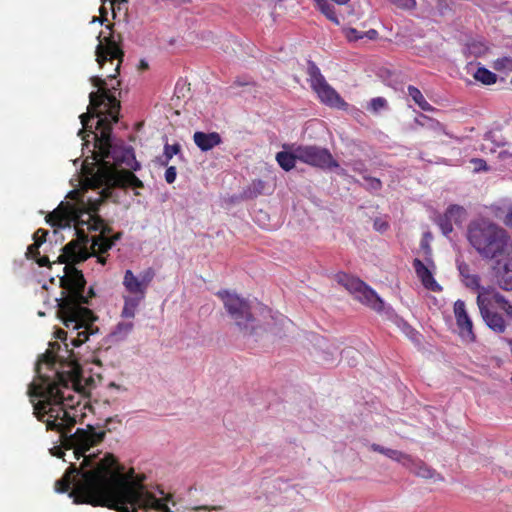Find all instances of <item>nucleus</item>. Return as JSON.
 Segmentation results:
<instances>
[{"mask_svg": "<svg viewBox=\"0 0 512 512\" xmlns=\"http://www.w3.org/2000/svg\"><path fill=\"white\" fill-rule=\"evenodd\" d=\"M56 374L57 381L47 383L45 387L30 385L29 395L42 398L33 404V414L46 424L47 430L60 434L64 449H72L74 457L77 460L83 457V460L79 467L70 463L64 475L55 482V490L65 493L73 485L69 496L75 503L108 507L118 512H174L164 500L156 498L141 482L133 481V470L124 473V468L112 454H106L98 462L95 461V454H85L100 444L106 433L96 432L90 425L88 429L78 428L75 433H71L76 424V415L70 411L73 409L74 397L65 396L62 388L77 385L80 371L74 367L67 376L62 372Z\"/></svg>", "mask_w": 512, "mask_h": 512, "instance_id": "f257e3e1", "label": "nucleus"}, {"mask_svg": "<svg viewBox=\"0 0 512 512\" xmlns=\"http://www.w3.org/2000/svg\"><path fill=\"white\" fill-rule=\"evenodd\" d=\"M109 130L102 132L98 147V169L91 177V182L96 187L103 189L95 199L85 198L77 190L70 191L68 196L71 202H61L56 209L46 216V222L57 228H66L71 225L78 231H99L98 236L109 237L112 227L101 218L97 212L104 200L112 198L114 188L139 189L143 188V182L133 173L140 169V163L136 160L133 149L113 147L109 140Z\"/></svg>", "mask_w": 512, "mask_h": 512, "instance_id": "f03ea898", "label": "nucleus"}, {"mask_svg": "<svg viewBox=\"0 0 512 512\" xmlns=\"http://www.w3.org/2000/svg\"><path fill=\"white\" fill-rule=\"evenodd\" d=\"M64 276L60 278L61 287L66 291L58 301V317L64 326L71 330L70 343L74 347H79L85 343L89 336L94 333L93 322L95 316L93 312L84 304H89V299L95 296L94 289L89 288L87 294H84L86 280L81 270L73 265H65Z\"/></svg>", "mask_w": 512, "mask_h": 512, "instance_id": "7ed1b4c3", "label": "nucleus"}, {"mask_svg": "<svg viewBox=\"0 0 512 512\" xmlns=\"http://www.w3.org/2000/svg\"><path fill=\"white\" fill-rule=\"evenodd\" d=\"M90 82L98 90L89 94L88 112L80 115L83 128L79 131V135L86 142H88L87 137L93 135L95 140L94 159L99 158L97 144L105 128L109 130L108 135L111 146L131 149L130 147L113 144L111 139V123L118 121L120 110V101L117 99L115 92L118 91V94H121V91H119L121 82L116 80V84L109 87L106 80L99 76H92Z\"/></svg>", "mask_w": 512, "mask_h": 512, "instance_id": "20e7f679", "label": "nucleus"}, {"mask_svg": "<svg viewBox=\"0 0 512 512\" xmlns=\"http://www.w3.org/2000/svg\"><path fill=\"white\" fill-rule=\"evenodd\" d=\"M467 239L477 253L487 260L508 255L512 242L507 231L491 220H473L467 228Z\"/></svg>", "mask_w": 512, "mask_h": 512, "instance_id": "39448f33", "label": "nucleus"}, {"mask_svg": "<svg viewBox=\"0 0 512 512\" xmlns=\"http://www.w3.org/2000/svg\"><path fill=\"white\" fill-rule=\"evenodd\" d=\"M155 277V271L149 267L139 276H136L132 270H126L123 277V286L128 295L123 296L124 306L121 316L124 318H134L136 310L145 299L147 289Z\"/></svg>", "mask_w": 512, "mask_h": 512, "instance_id": "423d86ee", "label": "nucleus"}, {"mask_svg": "<svg viewBox=\"0 0 512 512\" xmlns=\"http://www.w3.org/2000/svg\"><path fill=\"white\" fill-rule=\"evenodd\" d=\"M217 296L222 300L225 310L239 331L243 335H252L256 328V320L249 302L227 290L218 291Z\"/></svg>", "mask_w": 512, "mask_h": 512, "instance_id": "0eeeda50", "label": "nucleus"}, {"mask_svg": "<svg viewBox=\"0 0 512 512\" xmlns=\"http://www.w3.org/2000/svg\"><path fill=\"white\" fill-rule=\"evenodd\" d=\"M105 253L98 252L93 247V238L88 236L87 232L78 231V238L71 240L62 248V253L58 256V263L66 265H75L86 261L94 256L101 265L107 263Z\"/></svg>", "mask_w": 512, "mask_h": 512, "instance_id": "6e6552de", "label": "nucleus"}, {"mask_svg": "<svg viewBox=\"0 0 512 512\" xmlns=\"http://www.w3.org/2000/svg\"><path fill=\"white\" fill-rule=\"evenodd\" d=\"M101 35L100 33L97 37L99 43L95 50L96 61L102 70H105L109 64L111 68L107 69L105 76L107 79L116 80L123 62L124 52L112 34L103 38Z\"/></svg>", "mask_w": 512, "mask_h": 512, "instance_id": "1a4fd4ad", "label": "nucleus"}, {"mask_svg": "<svg viewBox=\"0 0 512 512\" xmlns=\"http://www.w3.org/2000/svg\"><path fill=\"white\" fill-rule=\"evenodd\" d=\"M335 280L362 304L378 312L383 310L384 302L382 299L373 289L359 278L344 272H339L335 275Z\"/></svg>", "mask_w": 512, "mask_h": 512, "instance_id": "9d476101", "label": "nucleus"}, {"mask_svg": "<svg viewBox=\"0 0 512 512\" xmlns=\"http://www.w3.org/2000/svg\"><path fill=\"white\" fill-rule=\"evenodd\" d=\"M307 73L309 75L311 88L323 104L337 109L347 108L348 104L339 93L327 83L320 69L313 61H308Z\"/></svg>", "mask_w": 512, "mask_h": 512, "instance_id": "9b49d317", "label": "nucleus"}, {"mask_svg": "<svg viewBox=\"0 0 512 512\" xmlns=\"http://www.w3.org/2000/svg\"><path fill=\"white\" fill-rule=\"evenodd\" d=\"M298 160L313 167L323 170L338 168L339 164L330 151L315 145H303L297 147Z\"/></svg>", "mask_w": 512, "mask_h": 512, "instance_id": "f8f14e48", "label": "nucleus"}, {"mask_svg": "<svg viewBox=\"0 0 512 512\" xmlns=\"http://www.w3.org/2000/svg\"><path fill=\"white\" fill-rule=\"evenodd\" d=\"M454 315L456 319V324L460 330V335L462 337H466L471 341L475 340V334L473 332V324L472 320L470 319L467 310L466 305L463 300H457L454 303Z\"/></svg>", "mask_w": 512, "mask_h": 512, "instance_id": "ddd939ff", "label": "nucleus"}, {"mask_svg": "<svg viewBox=\"0 0 512 512\" xmlns=\"http://www.w3.org/2000/svg\"><path fill=\"white\" fill-rule=\"evenodd\" d=\"M479 290L480 291L477 296V304L479 308H483L484 305L488 309L495 310L496 308H500L505 311L510 305L509 301H507L504 296L493 289L489 290L481 287Z\"/></svg>", "mask_w": 512, "mask_h": 512, "instance_id": "4468645a", "label": "nucleus"}, {"mask_svg": "<svg viewBox=\"0 0 512 512\" xmlns=\"http://www.w3.org/2000/svg\"><path fill=\"white\" fill-rule=\"evenodd\" d=\"M495 269V279L499 287L506 291L512 290V257L504 262L497 261Z\"/></svg>", "mask_w": 512, "mask_h": 512, "instance_id": "2eb2a0df", "label": "nucleus"}, {"mask_svg": "<svg viewBox=\"0 0 512 512\" xmlns=\"http://www.w3.org/2000/svg\"><path fill=\"white\" fill-rule=\"evenodd\" d=\"M413 267L417 277L420 279L422 285L430 291L440 292L442 287L434 279L432 272L429 268L418 258L413 260Z\"/></svg>", "mask_w": 512, "mask_h": 512, "instance_id": "dca6fc26", "label": "nucleus"}, {"mask_svg": "<svg viewBox=\"0 0 512 512\" xmlns=\"http://www.w3.org/2000/svg\"><path fill=\"white\" fill-rule=\"evenodd\" d=\"M193 140L201 151H209L222 143V138L217 132L205 133L197 131L193 135Z\"/></svg>", "mask_w": 512, "mask_h": 512, "instance_id": "f3484780", "label": "nucleus"}, {"mask_svg": "<svg viewBox=\"0 0 512 512\" xmlns=\"http://www.w3.org/2000/svg\"><path fill=\"white\" fill-rule=\"evenodd\" d=\"M481 316L487 326L496 333H503L506 325L503 317L498 314L495 310L488 309L483 305V308H479Z\"/></svg>", "mask_w": 512, "mask_h": 512, "instance_id": "a211bd4d", "label": "nucleus"}, {"mask_svg": "<svg viewBox=\"0 0 512 512\" xmlns=\"http://www.w3.org/2000/svg\"><path fill=\"white\" fill-rule=\"evenodd\" d=\"M405 467L416 476L422 477L424 479H441L440 475L434 469L419 459H413L411 457V462Z\"/></svg>", "mask_w": 512, "mask_h": 512, "instance_id": "6ab92c4d", "label": "nucleus"}, {"mask_svg": "<svg viewBox=\"0 0 512 512\" xmlns=\"http://www.w3.org/2000/svg\"><path fill=\"white\" fill-rule=\"evenodd\" d=\"M456 263L464 285L468 288L479 290L481 288L480 278L478 275L471 273L469 264L459 259H457Z\"/></svg>", "mask_w": 512, "mask_h": 512, "instance_id": "aec40b11", "label": "nucleus"}, {"mask_svg": "<svg viewBox=\"0 0 512 512\" xmlns=\"http://www.w3.org/2000/svg\"><path fill=\"white\" fill-rule=\"evenodd\" d=\"M122 237V233L118 232L112 236L109 237H103V236H93V247L98 252L107 253Z\"/></svg>", "mask_w": 512, "mask_h": 512, "instance_id": "412c9836", "label": "nucleus"}, {"mask_svg": "<svg viewBox=\"0 0 512 512\" xmlns=\"http://www.w3.org/2000/svg\"><path fill=\"white\" fill-rule=\"evenodd\" d=\"M414 121L416 125L433 130L438 134L445 133V127L442 123L424 114H419V116L416 117Z\"/></svg>", "mask_w": 512, "mask_h": 512, "instance_id": "4be33fe9", "label": "nucleus"}, {"mask_svg": "<svg viewBox=\"0 0 512 512\" xmlns=\"http://www.w3.org/2000/svg\"><path fill=\"white\" fill-rule=\"evenodd\" d=\"M408 95L423 110L433 112L436 110L423 96L422 92L415 86L409 85L407 88Z\"/></svg>", "mask_w": 512, "mask_h": 512, "instance_id": "5701e85b", "label": "nucleus"}, {"mask_svg": "<svg viewBox=\"0 0 512 512\" xmlns=\"http://www.w3.org/2000/svg\"><path fill=\"white\" fill-rule=\"evenodd\" d=\"M276 160L283 170L290 171L294 168L296 160H298L297 148H295L293 153L285 151L278 152L276 154Z\"/></svg>", "mask_w": 512, "mask_h": 512, "instance_id": "b1692460", "label": "nucleus"}, {"mask_svg": "<svg viewBox=\"0 0 512 512\" xmlns=\"http://www.w3.org/2000/svg\"><path fill=\"white\" fill-rule=\"evenodd\" d=\"M474 78L484 85H492L497 81V75L484 67L476 70Z\"/></svg>", "mask_w": 512, "mask_h": 512, "instance_id": "393cba45", "label": "nucleus"}, {"mask_svg": "<svg viewBox=\"0 0 512 512\" xmlns=\"http://www.w3.org/2000/svg\"><path fill=\"white\" fill-rule=\"evenodd\" d=\"M444 214L449 217L453 223L458 224L461 223L465 215V209L462 206L454 204L450 205Z\"/></svg>", "mask_w": 512, "mask_h": 512, "instance_id": "a878e982", "label": "nucleus"}, {"mask_svg": "<svg viewBox=\"0 0 512 512\" xmlns=\"http://www.w3.org/2000/svg\"><path fill=\"white\" fill-rule=\"evenodd\" d=\"M50 347H51V351H47L43 355L42 360H40L38 362L37 372H40V365L42 362H45L49 366H53L56 363L58 356L53 352V350L55 347H57V349H59L60 345L57 342H54V343H50Z\"/></svg>", "mask_w": 512, "mask_h": 512, "instance_id": "bb28decb", "label": "nucleus"}, {"mask_svg": "<svg viewBox=\"0 0 512 512\" xmlns=\"http://www.w3.org/2000/svg\"><path fill=\"white\" fill-rule=\"evenodd\" d=\"M386 457L394 460V461H397L399 463H401L404 467L406 465H408L410 462H411V456L410 455H407L401 451H398V450H394V449H388V451L386 452Z\"/></svg>", "mask_w": 512, "mask_h": 512, "instance_id": "cd10ccee", "label": "nucleus"}, {"mask_svg": "<svg viewBox=\"0 0 512 512\" xmlns=\"http://www.w3.org/2000/svg\"><path fill=\"white\" fill-rule=\"evenodd\" d=\"M133 327V322H119L113 331V335L118 338H124L133 330Z\"/></svg>", "mask_w": 512, "mask_h": 512, "instance_id": "c85d7f7f", "label": "nucleus"}, {"mask_svg": "<svg viewBox=\"0 0 512 512\" xmlns=\"http://www.w3.org/2000/svg\"><path fill=\"white\" fill-rule=\"evenodd\" d=\"M437 224L445 236H448L453 231V222L445 214L439 216Z\"/></svg>", "mask_w": 512, "mask_h": 512, "instance_id": "c756f323", "label": "nucleus"}, {"mask_svg": "<svg viewBox=\"0 0 512 512\" xmlns=\"http://www.w3.org/2000/svg\"><path fill=\"white\" fill-rule=\"evenodd\" d=\"M180 145L179 144H173L169 145L166 144L164 146V157L165 160L161 162L163 166H167L169 161L172 159V157L180 152Z\"/></svg>", "mask_w": 512, "mask_h": 512, "instance_id": "7c9ffc66", "label": "nucleus"}, {"mask_svg": "<svg viewBox=\"0 0 512 512\" xmlns=\"http://www.w3.org/2000/svg\"><path fill=\"white\" fill-rule=\"evenodd\" d=\"M493 67L496 70L512 71V58L511 57L498 58L494 61Z\"/></svg>", "mask_w": 512, "mask_h": 512, "instance_id": "2f4dec72", "label": "nucleus"}, {"mask_svg": "<svg viewBox=\"0 0 512 512\" xmlns=\"http://www.w3.org/2000/svg\"><path fill=\"white\" fill-rule=\"evenodd\" d=\"M386 105H387V101H386L385 98H383V97H376V98H373L370 101L369 108L373 112H378L380 109L385 108Z\"/></svg>", "mask_w": 512, "mask_h": 512, "instance_id": "473e14b6", "label": "nucleus"}, {"mask_svg": "<svg viewBox=\"0 0 512 512\" xmlns=\"http://www.w3.org/2000/svg\"><path fill=\"white\" fill-rule=\"evenodd\" d=\"M364 180L367 181V188L370 190H380L382 188V182L380 179L370 176H363Z\"/></svg>", "mask_w": 512, "mask_h": 512, "instance_id": "72a5a7b5", "label": "nucleus"}, {"mask_svg": "<svg viewBox=\"0 0 512 512\" xmlns=\"http://www.w3.org/2000/svg\"><path fill=\"white\" fill-rule=\"evenodd\" d=\"M40 246L41 245L39 242L34 241L33 244L28 246L26 256L28 258L36 259L40 255V252H39Z\"/></svg>", "mask_w": 512, "mask_h": 512, "instance_id": "f704fd0d", "label": "nucleus"}, {"mask_svg": "<svg viewBox=\"0 0 512 512\" xmlns=\"http://www.w3.org/2000/svg\"><path fill=\"white\" fill-rule=\"evenodd\" d=\"M471 163L474 164V171L480 172V171H489V167L487 166V163L485 160L480 158H473L471 159Z\"/></svg>", "mask_w": 512, "mask_h": 512, "instance_id": "c9c22d12", "label": "nucleus"}, {"mask_svg": "<svg viewBox=\"0 0 512 512\" xmlns=\"http://www.w3.org/2000/svg\"><path fill=\"white\" fill-rule=\"evenodd\" d=\"M373 227L376 231L383 233L387 231V229L389 228V224L382 218H376L374 220Z\"/></svg>", "mask_w": 512, "mask_h": 512, "instance_id": "e433bc0d", "label": "nucleus"}, {"mask_svg": "<svg viewBox=\"0 0 512 512\" xmlns=\"http://www.w3.org/2000/svg\"><path fill=\"white\" fill-rule=\"evenodd\" d=\"M393 4L404 9H412L416 5L415 0H391Z\"/></svg>", "mask_w": 512, "mask_h": 512, "instance_id": "4c0bfd02", "label": "nucleus"}, {"mask_svg": "<svg viewBox=\"0 0 512 512\" xmlns=\"http://www.w3.org/2000/svg\"><path fill=\"white\" fill-rule=\"evenodd\" d=\"M177 176L176 167L169 166L165 171V180L168 184H172Z\"/></svg>", "mask_w": 512, "mask_h": 512, "instance_id": "58836bf2", "label": "nucleus"}, {"mask_svg": "<svg viewBox=\"0 0 512 512\" xmlns=\"http://www.w3.org/2000/svg\"><path fill=\"white\" fill-rule=\"evenodd\" d=\"M47 235L48 231L40 228L34 233L33 238L35 242H39L42 245L46 241Z\"/></svg>", "mask_w": 512, "mask_h": 512, "instance_id": "ea45409f", "label": "nucleus"}, {"mask_svg": "<svg viewBox=\"0 0 512 512\" xmlns=\"http://www.w3.org/2000/svg\"><path fill=\"white\" fill-rule=\"evenodd\" d=\"M342 354L345 357H351L353 360L356 359L358 356H360V353L353 348H348V349L343 350Z\"/></svg>", "mask_w": 512, "mask_h": 512, "instance_id": "a19ab883", "label": "nucleus"}, {"mask_svg": "<svg viewBox=\"0 0 512 512\" xmlns=\"http://www.w3.org/2000/svg\"><path fill=\"white\" fill-rule=\"evenodd\" d=\"M35 260H36L37 264L41 267L51 265L49 258L47 256H42V257L38 256Z\"/></svg>", "mask_w": 512, "mask_h": 512, "instance_id": "79ce46f5", "label": "nucleus"}, {"mask_svg": "<svg viewBox=\"0 0 512 512\" xmlns=\"http://www.w3.org/2000/svg\"><path fill=\"white\" fill-rule=\"evenodd\" d=\"M371 449H372L373 451H375V452H378V453H381V454H383V455H386V452L388 451V449H389V448H385V447H383V446H381V445H379V444H375V443H373V444L371 445Z\"/></svg>", "mask_w": 512, "mask_h": 512, "instance_id": "37998d69", "label": "nucleus"}, {"mask_svg": "<svg viewBox=\"0 0 512 512\" xmlns=\"http://www.w3.org/2000/svg\"><path fill=\"white\" fill-rule=\"evenodd\" d=\"M371 449H372L373 451H375V452H378V453H381V454H383V455H386V452L388 451V449H389V448H385V447H383V446H381V445H379V444H375V443H373V444L371 445Z\"/></svg>", "mask_w": 512, "mask_h": 512, "instance_id": "c03bdc74", "label": "nucleus"}, {"mask_svg": "<svg viewBox=\"0 0 512 512\" xmlns=\"http://www.w3.org/2000/svg\"><path fill=\"white\" fill-rule=\"evenodd\" d=\"M67 334H68V333H67L65 330H63V329H58V330L56 331V333H55V336H56V338H58V339H60V340H62V341H64V342H65V341L67 340V337H68V335H67Z\"/></svg>", "mask_w": 512, "mask_h": 512, "instance_id": "a18cd8bd", "label": "nucleus"}, {"mask_svg": "<svg viewBox=\"0 0 512 512\" xmlns=\"http://www.w3.org/2000/svg\"><path fill=\"white\" fill-rule=\"evenodd\" d=\"M503 222L507 227L512 228V210H510L506 214L505 218L503 219Z\"/></svg>", "mask_w": 512, "mask_h": 512, "instance_id": "49530a36", "label": "nucleus"}, {"mask_svg": "<svg viewBox=\"0 0 512 512\" xmlns=\"http://www.w3.org/2000/svg\"><path fill=\"white\" fill-rule=\"evenodd\" d=\"M363 167H364V164L362 162H360V161H355L353 163V170L358 172V173L362 174L364 172Z\"/></svg>", "mask_w": 512, "mask_h": 512, "instance_id": "de8ad7c7", "label": "nucleus"}, {"mask_svg": "<svg viewBox=\"0 0 512 512\" xmlns=\"http://www.w3.org/2000/svg\"><path fill=\"white\" fill-rule=\"evenodd\" d=\"M52 454L54 456H57L58 458H63L64 452L62 451L61 447H54L52 450Z\"/></svg>", "mask_w": 512, "mask_h": 512, "instance_id": "09e8293b", "label": "nucleus"}, {"mask_svg": "<svg viewBox=\"0 0 512 512\" xmlns=\"http://www.w3.org/2000/svg\"><path fill=\"white\" fill-rule=\"evenodd\" d=\"M499 157L502 159H506L507 157H512V154L509 153L508 151H502L500 152Z\"/></svg>", "mask_w": 512, "mask_h": 512, "instance_id": "8fccbe9b", "label": "nucleus"}, {"mask_svg": "<svg viewBox=\"0 0 512 512\" xmlns=\"http://www.w3.org/2000/svg\"><path fill=\"white\" fill-rule=\"evenodd\" d=\"M505 313L507 316H509L512 319V305L510 304L507 309L505 310Z\"/></svg>", "mask_w": 512, "mask_h": 512, "instance_id": "3c124183", "label": "nucleus"}, {"mask_svg": "<svg viewBox=\"0 0 512 512\" xmlns=\"http://www.w3.org/2000/svg\"><path fill=\"white\" fill-rule=\"evenodd\" d=\"M276 482H277V483H284V482H286V481H285L282 477H278V478L276 479Z\"/></svg>", "mask_w": 512, "mask_h": 512, "instance_id": "603ef678", "label": "nucleus"}]
</instances>
